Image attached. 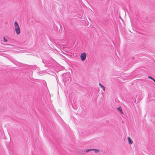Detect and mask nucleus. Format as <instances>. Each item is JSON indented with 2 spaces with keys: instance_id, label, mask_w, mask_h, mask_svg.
<instances>
[{
  "instance_id": "f257e3e1",
  "label": "nucleus",
  "mask_w": 155,
  "mask_h": 155,
  "mask_svg": "<svg viewBox=\"0 0 155 155\" xmlns=\"http://www.w3.org/2000/svg\"><path fill=\"white\" fill-rule=\"evenodd\" d=\"M86 56V54L85 53H83L81 54L80 58L82 61H84L85 60Z\"/></svg>"
},
{
  "instance_id": "7ed1b4c3",
  "label": "nucleus",
  "mask_w": 155,
  "mask_h": 155,
  "mask_svg": "<svg viewBox=\"0 0 155 155\" xmlns=\"http://www.w3.org/2000/svg\"><path fill=\"white\" fill-rule=\"evenodd\" d=\"M127 140H128V141L129 143L130 144H132L133 143V141H132V140L131 139L130 137H128Z\"/></svg>"
},
{
  "instance_id": "423d86ee",
  "label": "nucleus",
  "mask_w": 155,
  "mask_h": 155,
  "mask_svg": "<svg viewBox=\"0 0 155 155\" xmlns=\"http://www.w3.org/2000/svg\"><path fill=\"white\" fill-rule=\"evenodd\" d=\"M117 109L118 110L120 111V112L121 114H123V112H122V110L121 108V107H118V108H117Z\"/></svg>"
},
{
  "instance_id": "6e6552de",
  "label": "nucleus",
  "mask_w": 155,
  "mask_h": 155,
  "mask_svg": "<svg viewBox=\"0 0 155 155\" xmlns=\"http://www.w3.org/2000/svg\"><path fill=\"white\" fill-rule=\"evenodd\" d=\"M93 149V151H94L95 153H97L100 151V150L97 149Z\"/></svg>"
},
{
  "instance_id": "9d476101",
  "label": "nucleus",
  "mask_w": 155,
  "mask_h": 155,
  "mask_svg": "<svg viewBox=\"0 0 155 155\" xmlns=\"http://www.w3.org/2000/svg\"><path fill=\"white\" fill-rule=\"evenodd\" d=\"M148 78H149L151 79L153 81L154 79L152 77H151L150 76H149Z\"/></svg>"
},
{
  "instance_id": "39448f33",
  "label": "nucleus",
  "mask_w": 155,
  "mask_h": 155,
  "mask_svg": "<svg viewBox=\"0 0 155 155\" xmlns=\"http://www.w3.org/2000/svg\"><path fill=\"white\" fill-rule=\"evenodd\" d=\"M99 85L100 86V87H101V88L103 89V90L104 91H105V88L104 87L103 85H102L101 83H99Z\"/></svg>"
},
{
  "instance_id": "1a4fd4ad",
  "label": "nucleus",
  "mask_w": 155,
  "mask_h": 155,
  "mask_svg": "<svg viewBox=\"0 0 155 155\" xmlns=\"http://www.w3.org/2000/svg\"><path fill=\"white\" fill-rule=\"evenodd\" d=\"M3 41L5 42H7L8 41L7 39L5 38V37H3Z\"/></svg>"
},
{
  "instance_id": "0eeeda50",
  "label": "nucleus",
  "mask_w": 155,
  "mask_h": 155,
  "mask_svg": "<svg viewBox=\"0 0 155 155\" xmlns=\"http://www.w3.org/2000/svg\"><path fill=\"white\" fill-rule=\"evenodd\" d=\"M93 149H88L87 150H84L83 151L82 150V152L84 151V152H85L86 153H87V152H89V151H93Z\"/></svg>"
},
{
  "instance_id": "9b49d317",
  "label": "nucleus",
  "mask_w": 155,
  "mask_h": 155,
  "mask_svg": "<svg viewBox=\"0 0 155 155\" xmlns=\"http://www.w3.org/2000/svg\"><path fill=\"white\" fill-rule=\"evenodd\" d=\"M153 81H154V82L155 83V79H154V80Z\"/></svg>"
},
{
  "instance_id": "20e7f679",
  "label": "nucleus",
  "mask_w": 155,
  "mask_h": 155,
  "mask_svg": "<svg viewBox=\"0 0 155 155\" xmlns=\"http://www.w3.org/2000/svg\"><path fill=\"white\" fill-rule=\"evenodd\" d=\"M14 26L15 27V28L19 27L18 24L16 21H15L14 23Z\"/></svg>"
},
{
  "instance_id": "f03ea898",
  "label": "nucleus",
  "mask_w": 155,
  "mask_h": 155,
  "mask_svg": "<svg viewBox=\"0 0 155 155\" xmlns=\"http://www.w3.org/2000/svg\"><path fill=\"white\" fill-rule=\"evenodd\" d=\"M15 30L17 35L19 34L20 33V29L19 27L15 28Z\"/></svg>"
}]
</instances>
